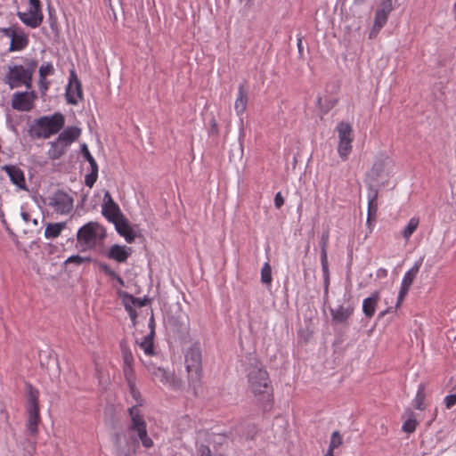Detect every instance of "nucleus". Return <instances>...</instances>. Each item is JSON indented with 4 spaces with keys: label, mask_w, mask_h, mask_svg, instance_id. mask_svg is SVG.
<instances>
[{
    "label": "nucleus",
    "mask_w": 456,
    "mask_h": 456,
    "mask_svg": "<svg viewBox=\"0 0 456 456\" xmlns=\"http://www.w3.org/2000/svg\"><path fill=\"white\" fill-rule=\"evenodd\" d=\"M444 403L447 409H451L456 404V395H449L444 398Z\"/></svg>",
    "instance_id": "nucleus-47"
},
{
    "label": "nucleus",
    "mask_w": 456,
    "mask_h": 456,
    "mask_svg": "<svg viewBox=\"0 0 456 456\" xmlns=\"http://www.w3.org/2000/svg\"><path fill=\"white\" fill-rule=\"evenodd\" d=\"M98 178V171H91L90 174L85 177V183L86 186L92 188Z\"/></svg>",
    "instance_id": "nucleus-44"
},
{
    "label": "nucleus",
    "mask_w": 456,
    "mask_h": 456,
    "mask_svg": "<svg viewBox=\"0 0 456 456\" xmlns=\"http://www.w3.org/2000/svg\"><path fill=\"white\" fill-rule=\"evenodd\" d=\"M248 103L247 93L242 86L238 88L237 98L234 103V109L238 116H241L246 109Z\"/></svg>",
    "instance_id": "nucleus-24"
},
{
    "label": "nucleus",
    "mask_w": 456,
    "mask_h": 456,
    "mask_svg": "<svg viewBox=\"0 0 456 456\" xmlns=\"http://www.w3.org/2000/svg\"><path fill=\"white\" fill-rule=\"evenodd\" d=\"M103 200L104 202L102 207V214L110 223L114 224L125 217L119 208V206L113 200L109 191L105 192Z\"/></svg>",
    "instance_id": "nucleus-10"
},
{
    "label": "nucleus",
    "mask_w": 456,
    "mask_h": 456,
    "mask_svg": "<svg viewBox=\"0 0 456 456\" xmlns=\"http://www.w3.org/2000/svg\"><path fill=\"white\" fill-rule=\"evenodd\" d=\"M248 388L259 403H270L273 399V387L265 369L252 366L248 374Z\"/></svg>",
    "instance_id": "nucleus-1"
},
{
    "label": "nucleus",
    "mask_w": 456,
    "mask_h": 456,
    "mask_svg": "<svg viewBox=\"0 0 456 456\" xmlns=\"http://www.w3.org/2000/svg\"><path fill=\"white\" fill-rule=\"evenodd\" d=\"M127 434H124L120 436L124 442H128V444H134V448H136L137 438L141 440L142 444L146 448H150L153 445V441L147 435V429H128Z\"/></svg>",
    "instance_id": "nucleus-13"
},
{
    "label": "nucleus",
    "mask_w": 456,
    "mask_h": 456,
    "mask_svg": "<svg viewBox=\"0 0 456 456\" xmlns=\"http://www.w3.org/2000/svg\"><path fill=\"white\" fill-rule=\"evenodd\" d=\"M436 418V411L431 410L408 411L404 414V423L402 428H416L417 426H430Z\"/></svg>",
    "instance_id": "nucleus-7"
},
{
    "label": "nucleus",
    "mask_w": 456,
    "mask_h": 456,
    "mask_svg": "<svg viewBox=\"0 0 456 456\" xmlns=\"http://www.w3.org/2000/svg\"><path fill=\"white\" fill-rule=\"evenodd\" d=\"M140 407L141 406L133 405L129 408V415L133 422V428H145L146 426Z\"/></svg>",
    "instance_id": "nucleus-27"
},
{
    "label": "nucleus",
    "mask_w": 456,
    "mask_h": 456,
    "mask_svg": "<svg viewBox=\"0 0 456 456\" xmlns=\"http://www.w3.org/2000/svg\"><path fill=\"white\" fill-rule=\"evenodd\" d=\"M82 134V129L77 126H69L59 133V143L69 146L77 141Z\"/></svg>",
    "instance_id": "nucleus-15"
},
{
    "label": "nucleus",
    "mask_w": 456,
    "mask_h": 456,
    "mask_svg": "<svg viewBox=\"0 0 456 456\" xmlns=\"http://www.w3.org/2000/svg\"><path fill=\"white\" fill-rule=\"evenodd\" d=\"M419 224V219L416 216L411 217L405 228L402 232L403 238L407 242L411 236L416 232Z\"/></svg>",
    "instance_id": "nucleus-31"
},
{
    "label": "nucleus",
    "mask_w": 456,
    "mask_h": 456,
    "mask_svg": "<svg viewBox=\"0 0 456 456\" xmlns=\"http://www.w3.org/2000/svg\"><path fill=\"white\" fill-rule=\"evenodd\" d=\"M272 281V267L269 263H265L261 269V281L264 284L271 285Z\"/></svg>",
    "instance_id": "nucleus-36"
},
{
    "label": "nucleus",
    "mask_w": 456,
    "mask_h": 456,
    "mask_svg": "<svg viewBox=\"0 0 456 456\" xmlns=\"http://www.w3.org/2000/svg\"><path fill=\"white\" fill-rule=\"evenodd\" d=\"M329 239H330V232L327 230L322 232V237H321V240H320L321 254L327 253V248L329 246Z\"/></svg>",
    "instance_id": "nucleus-41"
},
{
    "label": "nucleus",
    "mask_w": 456,
    "mask_h": 456,
    "mask_svg": "<svg viewBox=\"0 0 456 456\" xmlns=\"http://www.w3.org/2000/svg\"><path fill=\"white\" fill-rule=\"evenodd\" d=\"M338 133V154L342 160H346L353 150L354 142V130L352 126L347 123L341 121L336 126Z\"/></svg>",
    "instance_id": "nucleus-4"
},
{
    "label": "nucleus",
    "mask_w": 456,
    "mask_h": 456,
    "mask_svg": "<svg viewBox=\"0 0 456 456\" xmlns=\"http://www.w3.org/2000/svg\"><path fill=\"white\" fill-rule=\"evenodd\" d=\"M368 178L375 183L384 182L389 176L387 162L384 159H379L373 163L372 167L368 172Z\"/></svg>",
    "instance_id": "nucleus-14"
},
{
    "label": "nucleus",
    "mask_w": 456,
    "mask_h": 456,
    "mask_svg": "<svg viewBox=\"0 0 456 456\" xmlns=\"http://www.w3.org/2000/svg\"><path fill=\"white\" fill-rule=\"evenodd\" d=\"M114 225L118 234L124 237L127 243H132L134 241L135 234L126 217H123L115 223Z\"/></svg>",
    "instance_id": "nucleus-19"
},
{
    "label": "nucleus",
    "mask_w": 456,
    "mask_h": 456,
    "mask_svg": "<svg viewBox=\"0 0 456 456\" xmlns=\"http://www.w3.org/2000/svg\"><path fill=\"white\" fill-rule=\"evenodd\" d=\"M131 248L118 244L112 245L107 254L110 259L118 263H125L131 255Z\"/></svg>",
    "instance_id": "nucleus-16"
},
{
    "label": "nucleus",
    "mask_w": 456,
    "mask_h": 456,
    "mask_svg": "<svg viewBox=\"0 0 456 456\" xmlns=\"http://www.w3.org/2000/svg\"><path fill=\"white\" fill-rule=\"evenodd\" d=\"M26 411L28 414V426L36 428L39 423L38 392L32 386L27 387Z\"/></svg>",
    "instance_id": "nucleus-8"
},
{
    "label": "nucleus",
    "mask_w": 456,
    "mask_h": 456,
    "mask_svg": "<svg viewBox=\"0 0 456 456\" xmlns=\"http://www.w3.org/2000/svg\"><path fill=\"white\" fill-rule=\"evenodd\" d=\"M21 217L22 219L25 221V222H28L30 220V216L28 213L27 212H22L21 213Z\"/></svg>",
    "instance_id": "nucleus-58"
},
{
    "label": "nucleus",
    "mask_w": 456,
    "mask_h": 456,
    "mask_svg": "<svg viewBox=\"0 0 456 456\" xmlns=\"http://www.w3.org/2000/svg\"><path fill=\"white\" fill-rule=\"evenodd\" d=\"M122 371L127 385L136 382L134 366H122Z\"/></svg>",
    "instance_id": "nucleus-37"
},
{
    "label": "nucleus",
    "mask_w": 456,
    "mask_h": 456,
    "mask_svg": "<svg viewBox=\"0 0 456 456\" xmlns=\"http://www.w3.org/2000/svg\"><path fill=\"white\" fill-rule=\"evenodd\" d=\"M73 261L81 262V258L79 256H71L67 260V262H73Z\"/></svg>",
    "instance_id": "nucleus-60"
},
{
    "label": "nucleus",
    "mask_w": 456,
    "mask_h": 456,
    "mask_svg": "<svg viewBox=\"0 0 456 456\" xmlns=\"http://www.w3.org/2000/svg\"><path fill=\"white\" fill-rule=\"evenodd\" d=\"M381 28H382V27H377V24L373 23V26L369 34V38H370V39L375 38L378 36V34L379 33Z\"/></svg>",
    "instance_id": "nucleus-52"
},
{
    "label": "nucleus",
    "mask_w": 456,
    "mask_h": 456,
    "mask_svg": "<svg viewBox=\"0 0 456 456\" xmlns=\"http://www.w3.org/2000/svg\"><path fill=\"white\" fill-rule=\"evenodd\" d=\"M16 32H17V31H16L14 28H3V29H2V33H3L5 37H9L11 40H12V38L14 37V35L16 34Z\"/></svg>",
    "instance_id": "nucleus-51"
},
{
    "label": "nucleus",
    "mask_w": 456,
    "mask_h": 456,
    "mask_svg": "<svg viewBox=\"0 0 456 456\" xmlns=\"http://www.w3.org/2000/svg\"><path fill=\"white\" fill-rule=\"evenodd\" d=\"M116 447L117 456H134L135 454L134 444L124 442L119 435L117 436Z\"/></svg>",
    "instance_id": "nucleus-23"
},
{
    "label": "nucleus",
    "mask_w": 456,
    "mask_h": 456,
    "mask_svg": "<svg viewBox=\"0 0 456 456\" xmlns=\"http://www.w3.org/2000/svg\"><path fill=\"white\" fill-rule=\"evenodd\" d=\"M54 71V69L53 67V65L47 63L45 65H42L39 69V77H40V79H39V82L41 84V86L44 85L45 83V77L47 75H49L50 73H53Z\"/></svg>",
    "instance_id": "nucleus-40"
},
{
    "label": "nucleus",
    "mask_w": 456,
    "mask_h": 456,
    "mask_svg": "<svg viewBox=\"0 0 456 456\" xmlns=\"http://www.w3.org/2000/svg\"><path fill=\"white\" fill-rule=\"evenodd\" d=\"M120 349H121L122 361H123L122 366H134V355L126 341H121Z\"/></svg>",
    "instance_id": "nucleus-30"
},
{
    "label": "nucleus",
    "mask_w": 456,
    "mask_h": 456,
    "mask_svg": "<svg viewBox=\"0 0 456 456\" xmlns=\"http://www.w3.org/2000/svg\"><path fill=\"white\" fill-rule=\"evenodd\" d=\"M376 219H377V216L367 215L366 225L369 229V233H371L373 232Z\"/></svg>",
    "instance_id": "nucleus-48"
},
{
    "label": "nucleus",
    "mask_w": 456,
    "mask_h": 456,
    "mask_svg": "<svg viewBox=\"0 0 456 456\" xmlns=\"http://www.w3.org/2000/svg\"><path fill=\"white\" fill-rule=\"evenodd\" d=\"M28 43V39L25 34L16 32V34L11 40L9 51H20L27 46Z\"/></svg>",
    "instance_id": "nucleus-25"
},
{
    "label": "nucleus",
    "mask_w": 456,
    "mask_h": 456,
    "mask_svg": "<svg viewBox=\"0 0 456 456\" xmlns=\"http://www.w3.org/2000/svg\"><path fill=\"white\" fill-rule=\"evenodd\" d=\"M102 227L97 223H88L77 232V241L85 248H93L102 238Z\"/></svg>",
    "instance_id": "nucleus-6"
},
{
    "label": "nucleus",
    "mask_w": 456,
    "mask_h": 456,
    "mask_svg": "<svg viewBox=\"0 0 456 456\" xmlns=\"http://www.w3.org/2000/svg\"><path fill=\"white\" fill-rule=\"evenodd\" d=\"M342 444V436L338 431L332 433L330 443L329 446V450L327 452H330L333 453V451L339 447Z\"/></svg>",
    "instance_id": "nucleus-38"
},
{
    "label": "nucleus",
    "mask_w": 456,
    "mask_h": 456,
    "mask_svg": "<svg viewBox=\"0 0 456 456\" xmlns=\"http://www.w3.org/2000/svg\"><path fill=\"white\" fill-rule=\"evenodd\" d=\"M136 344L143 351L145 355L152 356L155 354L154 347V330H151L150 334L144 336L142 341L136 340Z\"/></svg>",
    "instance_id": "nucleus-22"
},
{
    "label": "nucleus",
    "mask_w": 456,
    "mask_h": 456,
    "mask_svg": "<svg viewBox=\"0 0 456 456\" xmlns=\"http://www.w3.org/2000/svg\"><path fill=\"white\" fill-rule=\"evenodd\" d=\"M88 163L90 164L91 171H99L97 162L94 157L88 160Z\"/></svg>",
    "instance_id": "nucleus-54"
},
{
    "label": "nucleus",
    "mask_w": 456,
    "mask_h": 456,
    "mask_svg": "<svg viewBox=\"0 0 456 456\" xmlns=\"http://www.w3.org/2000/svg\"><path fill=\"white\" fill-rule=\"evenodd\" d=\"M12 107L14 110L28 111L32 108V101L27 92L16 93L13 94Z\"/></svg>",
    "instance_id": "nucleus-18"
},
{
    "label": "nucleus",
    "mask_w": 456,
    "mask_h": 456,
    "mask_svg": "<svg viewBox=\"0 0 456 456\" xmlns=\"http://www.w3.org/2000/svg\"><path fill=\"white\" fill-rule=\"evenodd\" d=\"M102 269L104 271V273L109 275L110 277L116 276V272L111 270L107 265H102Z\"/></svg>",
    "instance_id": "nucleus-53"
},
{
    "label": "nucleus",
    "mask_w": 456,
    "mask_h": 456,
    "mask_svg": "<svg viewBox=\"0 0 456 456\" xmlns=\"http://www.w3.org/2000/svg\"><path fill=\"white\" fill-rule=\"evenodd\" d=\"M65 99L69 104L77 105L83 100L82 85L74 69H70L69 83L66 86Z\"/></svg>",
    "instance_id": "nucleus-9"
},
{
    "label": "nucleus",
    "mask_w": 456,
    "mask_h": 456,
    "mask_svg": "<svg viewBox=\"0 0 456 456\" xmlns=\"http://www.w3.org/2000/svg\"><path fill=\"white\" fill-rule=\"evenodd\" d=\"M112 278L117 280L118 283H119L121 286H124V281L118 273H116V276H113Z\"/></svg>",
    "instance_id": "nucleus-59"
},
{
    "label": "nucleus",
    "mask_w": 456,
    "mask_h": 456,
    "mask_svg": "<svg viewBox=\"0 0 456 456\" xmlns=\"http://www.w3.org/2000/svg\"><path fill=\"white\" fill-rule=\"evenodd\" d=\"M227 442V437L223 433L212 434L208 436V445H213L214 449L217 450V448L223 446Z\"/></svg>",
    "instance_id": "nucleus-33"
},
{
    "label": "nucleus",
    "mask_w": 456,
    "mask_h": 456,
    "mask_svg": "<svg viewBox=\"0 0 456 456\" xmlns=\"http://www.w3.org/2000/svg\"><path fill=\"white\" fill-rule=\"evenodd\" d=\"M283 204H284V200H283L281 192H278L274 197V206L276 208H281Z\"/></svg>",
    "instance_id": "nucleus-50"
},
{
    "label": "nucleus",
    "mask_w": 456,
    "mask_h": 456,
    "mask_svg": "<svg viewBox=\"0 0 456 456\" xmlns=\"http://www.w3.org/2000/svg\"><path fill=\"white\" fill-rule=\"evenodd\" d=\"M410 288H411L410 286L401 283V288H400L397 303H396V308L400 307V305H402L403 301L404 300L406 295L408 294V292L410 290Z\"/></svg>",
    "instance_id": "nucleus-42"
},
{
    "label": "nucleus",
    "mask_w": 456,
    "mask_h": 456,
    "mask_svg": "<svg viewBox=\"0 0 456 456\" xmlns=\"http://www.w3.org/2000/svg\"><path fill=\"white\" fill-rule=\"evenodd\" d=\"M45 235L46 238L57 237V223H50L45 228Z\"/></svg>",
    "instance_id": "nucleus-45"
},
{
    "label": "nucleus",
    "mask_w": 456,
    "mask_h": 456,
    "mask_svg": "<svg viewBox=\"0 0 456 456\" xmlns=\"http://www.w3.org/2000/svg\"><path fill=\"white\" fill-rule=\"evenodd\" d=\"M353 314V308L345 307L343 305L338 306L337 309L331 310V315L333 320L338 322H346Z\"/></svg>",
    "instance_id": "nucleus-28"
},
{
    "label": "nucleus",
    "mask_w": 456,
    "mask_h": 456,
    "mask_svg": "<svg viewBox=\"0 0 456 456\" xmlns=\"http://www.w3.org/2000/svg\"><path fill=\"white\" fill-rule=\"evenodd\" d=\"M54 268V264L53 263H50L48 261H46L43 266L41 267V271H42V274L46 278V279H52L53 280L55 278V273L54 272H52V269Z\"/></svg>",
    "instance_id": "nucleus-39"
},
{
    "label": "nucleus",
    "mask_w": 456,
    "mask_h": 456,
    "mask_svg": "<svg viewBox=\"0 0 456 456\" xmlns=\"http://www.w3.org/2000/svg\"><path fill=\"white\" fill-rule=\"evenodd\" d=\"M39 0H29L30 5H34L35 4H37Z\"/></svg>",
    "instance_id": "nucleus-64"
},
{
    "label": "nucleus",
    "mask_w": 456,
    "mask_h": 456,
    "mask_svg": "<svg viewBox=\"0 0 456 456\" xmlns=\"http://www.w3.org/2000/svg\"><path fill=\"white\" fill-rule=\"evenodd\" d=\"M59 213L66 214L69 213L73 207L72 200L65 193L59 192Z\"/></svg>",
    "instance_id": "nucleus-32"
},
{
    "label": "nucleus",
    "mask_w": 456,
    "mask_h": 456,
    "mask_svg": "<svg viewBox=\"0 0 456 456\" xmlns=\"http://www.w3.org/2000/svg\"><path fill=\"white\" fill-rule=\"evenodd\" d=\"M322 269L325 275L329 274V263L327 253L321 254Z\"/></svg>",
    "instance_id": "nucleus-46"
},
{
    "label": "nucleus",
    "mask_w": 456,
    "mask_h": 456,
    "mask_svg": "<svg viewBox=\"0 0 456 456\" xmlns=\"http://www.w3.org/2000/svg\"><path fill=\"white\" fill-rule=\"evenodd\" d=\"M144 365L151 373V379L154 382H159L164 386L173 388L178 387V382L173 373L167 371L165 369L155 367L151 363H144Z\"/></svg>",
    "instance_id": "nucleus-11"
},
{
    "label": "nucleus",
    "mask_w": 456,
    "mask_h": 456,
    "mask_svg": "<svg viewBox=\"0 0 456 456\" xmlns=\"http://www.w3.org/2000/svg\"><path fill=\"white\" fill-rule=\"evenodd\" d=\"M35 69L36 64L33 65L32 69H25L21 65L10 67L9 72L6 75V82L10 85L11 88L24 85L29 89L31 87L32 74Z\"/></svg>",
    "instance_id": "nucleus-5"
},
{
    "label": "nucleus",
    "mask_w": 456,
    "mask_h": 456,
    "mask_svg": "<svg viewBox=\"0 0 456 456\" xmlns=\"http://www.w3.org/2000/svg\"><path fill=\"white\" fill-rule=\"evenodd\" d=\"M426 384L420 383L418 386V390L412 400V404L415 410H426L425 400H426Z\"/></svg>",
    "instance_id": "nucleus-26"
},
{
    "label": "nucleus",
    "mask_w": 456,
    "mask_h": 456,
    "mask_svg": "<svg viewBox=\"0 0 456 456\" xmlns=\"http://www.w3.org/2000/svg\"><path fill=\"white\" fill-rule=\"evenodd\" d=\"M55 134H57V112L52 116H44L36 119L28 129V134L36 139H46Z\"/></svg>",
    "instance_id": "nucleus-3"
},
{
    "label": "nucleus",
    "mask_w": 456,
    "mask_h": 456,
    "mask_svg": "<svg viewBox=\"0 0 456 456\" xmlns=\"http://www.w3.org/2000/svg\"><path fill=\"white\" fill-rule=\"evenodd\" d=\"M64 116L61 113H59V131L61 129V127L63 126L64 125Z\"/></svg>",
    "instance_id": "nucleus-57"
},
{
    "label": "nucleus",
    "mask_w": 456,
    "mask_h": 456,
    "mask_svg": "<svg viewBox=\"0 0 456 456\" xmlns=\"http://www.w3.org/2000/svg\"><path fill=\"white\" fill-rule=\"evenodd\" d=\"M129 393L132 398L134 399L135 404L137 406H142L143 399L141 395L140 391L136 387V382L128 384Z\"/></svg>",
    "instance_id": "nucleus-35"
},
{
    "label": "nucleus",
    "mask_w": 456,
    "mask_h": 456,
    "mask_svg": "<svg viewBox=\"0 0 456 456\" xmlns=\"http://www.w3.org/2000/svg\"><path fill=\"white\" fill-rule=\"evenodd\" d=\"M421 265H422V258L419 259V261L415 262L413 266L404 273L403 278L402 280V283L411 287L419 271Z\"/></svg>",
    "instance_id": "nucleus-29"
},
{
    "label": "nucleus",
    "mask_w": 456,
    "mask_h": 456,
    "mask_svg": "<svg viewBox=\"0 0 456 456\" xmlns=\"http://www.w3.org/2000/svg\"><path fill=\"white\" fill-rule=\"evenodd\" d=\"M379 299V291L373 292L370 297L363 299L362 312L367 318H371L374 315Z\"/></svg>",
    "instance_id": "nucleus-21"
},
{
    "label": "nucleus",
    "mask_w": 456,
    "mask_h": 456,
    "mask_svg": "<svg viewBox=\"0 0 456 456\" xmlns=\"http://www.w3.org/2000/svg\"><path fill=\"white\" fill-rule=\"evenodd\" d=\"M49 156L51 159H57V149L54 147V143L52 142V149L49 151Z\"/></svg>",
    "instance_id": "nucleus-55"
},
{
    "label": "nucleus",
    "mask_w": 456,
    "mask_h": 456,
    "mask_svg": "<svg viewBox=\"0 0 456 456\" xmlns=\"http://www.w3.org/2000/svg\"><path fill=\"white\" fill-rule=\"evenodd\" d=\"M199 456H227L222 453L213 454L208 445L201 444L198 449Z\"/></svg>",
    "instance_id": "nucleus-43"
},
{
    "label": "nucleus",
    "mask_w": 456,
    "mask_h": 456,
    "mask_svg": "<svg viewBox=\"0 0 456 456\" xmlns=\"http://www.w3.org/2000/svg\"><path fill=\"white\" fill-rule=\"evenodd\" d=\"M387 275V269L385 268H379L378 271H377V277L379 278H384Z\"/></svg>",
    "instance_id": "nucleus-56"
},
{
    "label": "nucleus",
    "mask_w": 456,
    "mask_h": 456,
    "mask_svg": "<svg viewBox=\"0 0 456 456\" xmlns=\"http://www.w3.org/2000/svg\"><path fill=\"white\" fill-rule=\"evenodd\" d=\"M184 365L189 383H199L202 374V353L199 344L192 345L185 351Z\"/></svg>",
    "instance_id": "nucleus-2"
},
{
    "label": "nucleus",
    "mask_w": 456,
    "mask_h": 456,
    "mask_svg": "<svg viewBox=\"0 0 456 456\" xmlns=\"http://www.w3.org/2000/svg\"><path fill=\"white\" fill-rule=\"evenodd\" d=\"M64 227V224L62 223H59V226H58V229H59V234L61 233V232L62 231Z\"/></svg>",
    "instance_id": "nucleus-62"
},
{
    "label": "nucleus",
    "mask_w": 456,
    "mask_h": 456,
    "mask_svg": "<svg viewBox=\"0 0 456 456\" xmlns=\"http://www.w3.org/2000/svg\"><path fill=\"white\" fill-rule=\"evenodd\" d=\"M392 10V0H385L381 3L380 8L377 10L374 19V23L377 24V27L383 28L386 25Z\"/></svg>",
    "instance_id": "nucleus-17"
},
{
    "label": "nucleus",
    "mask_w": 456,
    "mask_h": 456,
    "mask_svg": "<svg viewBox=\"0 0 456 456\" xmlns=\"http://www.w3.org/2000/svg\"><path fill=\"white\" fill-rule=\"evenodd\" d=\"M81 153L83 157L88 161L90 159L93 158L92 154L90 153L88 147L86 143H83L81 145Z\"/></svg>",
    "instance_id": "nucleus-49"
},
{
    "label": "nucleus",
    "mask_w": 456,
    "mask_h": 456,
    "mask_svg": "<svg viewBox=\"0 0 456 456\" xmlns=\"http://www.w3.org/2000/svg\"><path fill=\"white\" fill-rule=\"evenodd\" d=\"M51 205H57V200L54 199V198H52L51 199V202H50Z\"/></svg>",
    "instance_id": "nucleus-63"
},
{
    "label": "nucleus",
    "mask_w": 456,
    "mask_h": 456,
    "mask_svg": "<svg viewBox=\"0 0 456 456\" xmlns=\"http://www.w3.org/2000/svg\"><path fill=\"white\" fill-rule=\"evenodd\" d=\"M17 15L20 20L27 26L31 28L38 27L43 19L41 14L40 2L35 4L34 5H30L28 12H18Z\"/></svg>",
    "instance_id": "nucleus-12"
},
{
    "label": "nucleus",
    "mask_w": 456,
    "mask_h": 456,
    "mask_svg": "<svg viewBox=\"0 0 456 456\" xmlns=\"http://www.w3.org/2000/svg\"><path fill=\"white\" fill-rule=\"evenodd\" d=\"M379 208L378 204V191L373 192L368 196V216H377Z\"/></svg>",
    "instance_id": "nucleus-34"
},
{
    "label": "nucleus",
    "mask_w": 456,
    "mask_h": 456,
    "mask_svg": "<svg viewBox=\"0 0 456 456\" xmlns=\"http://www.w3.org/2000/svg\"><path fill=\"white\" fill-rule=\"evenodd\" d=\"M4 169L8 174L11 181L20 189L26 190V183L23 172L15 166H4Z\"/></svg>",
    "instance_id": "nucleus-20"
},
{
    "label": "nucleus",
    "mask_w": 456,
    "mask_h": 456,
    "mask_svg": "<svg viewBox=\"0 0 456 456\" xmlns=\"http://www.w3.org/2000/svg\"><path fill=\"white\" fill-rule=\"evenodd\" d=\"M54 248H55V247H54L53 245L49 244V245L47 246V248H46V249L48 250V253H49V254H53V251H54Z\"/></svg>",
    "instance_id": "nucleus-61"
}]
</instances>
